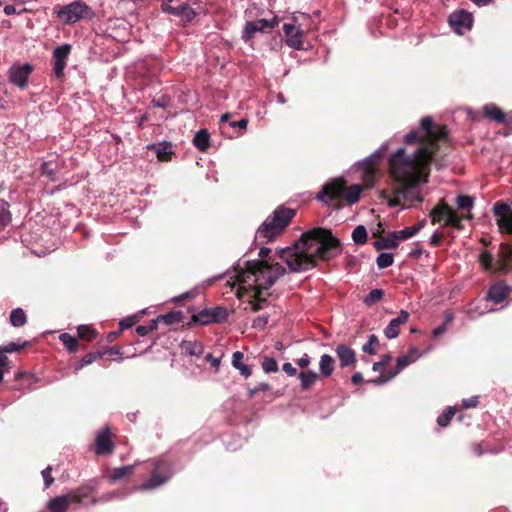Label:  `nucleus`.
I'll use <instances>...</instances> for the list:
<instances>
[{
  "label": "nucleus",
  "mask_w": 512,
  "mask_h": 512,
  "mask_svg": "<svg viewBox=\"0 0 512 512\" xmlns=\"http://www.w3.org/2000/svg\"><path fill=\"white\" fill-rule=\"evenodd\" d=\"M150 148L154 150L157 158L160 161L170 160L173 153L172 146L170 144L152 145Z\"/></svg>",
  "instance_id": "obj_33"
},
{
  "label": "nucleus",
  "mask_w": 512,
  "mask_h": 512,
  "mask_svg": "<svg viewBox=\"0 0 512 512\" xmlns=\"http://www.w3.org/2000/svg\"><path fill=\"white\" fill-rule=\"evenodd\" d=\"M77 332L81 339H85L87 341H92L96 337V332L87 325H80L77 329Z\"/></svg>",
  "instance_id": "obj_40"
},
{
  "label": "nucleus",
  "mask_w": 512,
  "mask_h": 512,
  "mask_svg": "<svg viewBox=\"0 0 512 512\" xmlns=\"http://www.w3.org/2000/svg\"><path fill=\"white\" fill-rule=\"evenodd\" d=\"M380 157L381 153L367 159L361 164L363 169L362 180L366 187H373L375 184L377 161Z\"/></svg>",
  "instance_id": "obj_17"
},
{
  "label": "nucleus",
  "mask_w": 512,
  "mask_h": 512,
  "mask_svg": "<svg viewBox=\"0 0 512 512\" xmlns=\"http://www.w3.org/2000/svg\"><path fill=\"white\" fill-rule=\"evenodd\" d=\"M71 52V45L64 44L58 46L53 52L54 58V73L57 77H61L64 74V70L66 67V59L68 58Z\"/></svg>",
  "instance_id": "obj_16"
},
{
  "label": "nucleus",
  "mask_w": 512,
  "mask_h": 512,
  "mask_svg": "<svg viewBox=\"0 0 512 512\" xmlns=\"http://www.w3.org/2000/svg\"><path fill=\"white\" fill-rule=\"evenodd\" d=\"M27 321L26 314L23 309L16 308L11 311L10 314V323L14 327H21L23 326Z\"/></svg>",
  "instance_id": "obj_34"
},
{
  "label": "nucleus",
  "mask_w": 512,
  "mask_h": 512,
  "mask_svg": "<svg viewBox=\"0 0 512 512\" xmlns=\"http://www.w3.org/2000/svg\"><path fill=\"white\" fill-rule=\"evenodd\" d=\"M512 254V251H508L507 252V255L501 259V260H498L495 267H493V258H492V255L488 252H483L481 255H480V262H481V265L482 267L487 270V271H492V272H495V271H501V270H504L507 266V263H508V260L510 258Z\"/></svg>",
  "instance_id": "obj_20"
},
{
  "label": "nucleus",
  "mask_w": 512,
  "mask_h": 512,
  "mask_svg": "<svg viewBox=\"0 0 512 512\" xmlns=\"http://www.w3.org/2000/svg\"><path fill=\"white\" fill-rule=\"evenodd\" d=\"M171 471L168 469V465L165 463H159L156 466L155 472L152 474V477L149 481L143 483L140 486L142 490H150L154 489L162 484H164L171 476Z\"/></svg>",
  "instance_id": "obj_13"
},
{
  "label": "nucleus",
  "mask_w": 512,
  "mask_h": 512,
  "mask_svg": "<svg viewBox=\"0 0 512 512\" xmlns=\"http://www.w3.org/2000/svg\"><path fill=\"white\" fill-rule=\"evenodd\" d=\"M384 295L383 290L381 289H373L364 299L366 305L371 306L376 301L380 300Z\"/></svg>",
  "instance_id": "obj_46"
},
{
  "label": "nucleus",
  "mask_w": 512,
  "mask_h": 512,
  "mask_svg": "<svg viewBox=\"0 0 512 512\" xmlns=\"http://www.w3.org/2000/svg\"><path fill=\"white\" fill-rule=\"evenodd\" d=\"M374 246L377 250L393 249L398 246V243L396 241L394 233L392 232V233L388 234L387 236H383L380 239H378L374 243Z\"/></svg>",
  "instance_id": "obj_32"
},
{
  "label": "nucleus",
  "mask_w": 512,
  "mask_h": 512,
  "mask_svg": "<svg viewBox=\"0 0 512 512\" xmlns=\"http://www.w3.org/2000/svg\"><path fill=\"white\" fill-rule=\"evenodd\" d=\"M378 346V338L372 334L369 336L367 343L363 346V351L368 354H375Z\"/></svg>",
  "instance_id": "obj_44"
},
{
  "label": "nucleus",
  "mask_w": 512,
  "mask_h": 512,
  "mask_svg": "<svg viewBox=\"0 0 512 512\" xmlns=\"http://www.w3.org/2000/svg\"><path fill=\"white\" fill-rule=\"evenodd\" d=\"M510 294V289L503 283H497L490 287L487 293V299L498 304L501 303Z\"/></svg>",
  "instance_id": "obj_24"
},
{
  "label": "nucleus",
  "mask_w": 512,
  "mask_h": 512,
  "mask_svg": "<svg viewBox=\"0 0 512 512\" xmlns=\"http://www.w3.org/2000/svg\"><path fill=\"white\" fill-rule=\"evenodd\" d=\"M406 355L414 362L420 357V352L416 347H411Z\"/></svg>",
  "instance_id": "obj_58"
},
{
  "label": "nucleus",
  "mask_w": 512,
  "mask_h": 512,
  "mask_svg": "<svg viewBox=\"0 0 512 512\" xmlns=\"http://www.w3.org/2000/svg\"><path fill=\"white\" fill-rule=\"evenodd\" d=\"M248 125V120L246 118L241 119L239 121H232L229 122V127L233 129L232 132H228L223 128L222 132L224 134H227L229 137H238L243 134V132L246 130Z\"/></svg>",
  "instance_id": "obj_31"
},
{
  "label": "nucleus",
  "mask_w": 512,
  "mask_h": 512,
  "mask_svg": "<svg viewBox=\"0 0 512 512\" xmlns=\"http://www.w3.org/2000/svg\"><path fill=\"white\" fill-rule=\"evenodd\" d=\"M419 230H420V227L411 226V227H407L403 230L396 231L393 233H394L396 241L398 243L400 240H406V239L413 237Z\"/></svg>",
  "instance_id": "obj_35"
},
{
  "label": "nucleus",
  "mask_w": 512,
  "mask_h": 512,
  "mask_svg": "<svg viewBox=\"0 0 512 512\" xmlns=\"http://www.w3.org/2000/svg\"><path fill=\"white\" fill-rule=\"evenodd\" d=\"M473 203V199L467 195H459L456 199V204L460 209H470Z\"/></svg>",
  "instance_id": "obj_48"
},
{
  "label": "nucleus",
  "mask_w": 512,
  "mask_h": 512,
  "mask_svg": "<svg viewBox=\"0 0 512 512\" xmlns=\"http://www.w3.org/2000/svg\"><path fill=\"white\" fill-rule=\"evenodd\" d=\"M114 450V444L111 440L110 429L105 428L97 435L95 452L98 455H108Z\"/></svg>",
  "instance_id": "obj_18"
},
{
  "label": "nucleus",
  "mask_w": 512,
  "mask_h": 512,
  "mask_svg": "<svg viewBox=\"0 0 512 512\" xmlns=\"http://www.w3.org/2000/svg\"><path fill=\"white\" fill-rule=\"evenodd\" d=\"M134 468L135 465L113 468L107 470L104 474V477L109 483H115L130 477L133 474Z\"/></svg>",
  "instance_id": "obj_21"
},
{
  "label": "nucleus",
  "mask_w": 512,
  "mask_h": 512,
  "mask_svg": "<svg viewBox=\"0 0 512 512\" xmlns=\"http://www.w3.org/2000/svg\"><path fill=\"white\" fill-rule=\"evenodd\" d=\"M493 212L497 217V225L502 232L512 233V210L503 203L497 202L494 204Z\"/></svg>",
  "instance_id": "obj_12"
},
{
  "label": "nucleus",
  "mask_w": 512,
  "mask_h": 512,
  "mask_svg": "<svg viewBox=\"0 0 512 512\" xmlns=\"http://www.w3.org/2000/svg\"><path fill=\"white\" fill-rule=\"evenodd\" d=\"M337 358L342 368L349 367L355 364L356 355L353 349L345 344H340L335 349Z\"/></svg>",
  "instance_id": "obj_22"
},
{
  "label": "nucleus",
  "mask_w": 512,
  "mask_h": 512,
  "mask_svg": "<svg viewBox=\"0 0 512 512\" xmlns=\"http://www.w3.org/2000/svg\"><path fill=\"white\" fill-rule=\"evenodd\" d=\"M262 369L266 373H274L278 371L279 367L277 361L274 358L265 356L262 362Z\"/></svg>",
  "instance_id": "obj_43"
},
{
  "label": "nucleus",
  "mask_w": 512,
  "mask_h": 512,
  "mask_svg": "<svg viewBox=\"0 0 512 512\" xmlns=\"http://www.w3.org/2000/svg\"><path fill=\"white\" fill-rule=\"evenodd\" d=\"M311 363V360H310V357L307 355V354H304L303 357H301L300 359H298L296 361V364L302 368V369H305L307 368Z\"/></svg>",
  "instance_id": "obj_56"
},
{
  "label": "nucleus",
  "mask_w": 512,
  "mask_h": 512,
  "mask_svg": "<svg viewBox=\"0 0 512 512\" xmlns=\"http://www.w3.org/2000/svg\"><path fill=\"white\" fill-rule=\"evenodd\" d=\"M302 390H309L311 386L320 378V375L313 370H306L299 374Z\"/></svg>",
  "instance_id": "obj_28"
},
{
  "label": "nucleus",
  "mask_w": 512,
  "mask_h": 512,
  "mask_svg": "<svg viewBox=\"0 0 512 512\" xmlns=\"http://www.w3.org/2000/svg\"><path fill=\"white\" fill-rule=\"evenodd\" d=\"M211 312V323H221L227 320L228 314L227 310L223 307H215L210 309Z\"/></svg>",
  "instance_id": "obj_38"
},
{
  "label": "nucleus",
  "mask_w": 512,
  "mask_h": 512,
  "mask_svg": "<svg viewBox=\"0 0 512 512\" xmlns=\"http://www.w3.org/2000/svg\"><path fill=\"white\" fill-rule=\"evenodd\" d=\"M193 144L202 152L207 151L210 146V134L207 129H201L196 132L193 138Z\"/></svg>",
  "instance_id": "obj_26"
},
{
  "label": "nucleus",
  "mask_w": 512,
  "mask_h": 512,
  "mask_svg": "<svg viewBox=\"0 0 512 512\" xmlns=\"http://www.w3.org/2000/svg\"><path fill=\"white\" fill-rule=\"evenodd\" d=\"M211 312L210 309L201 311L198 315L194 316V321L200 324H209L211 323Z\"/></svg>",
  "instance_id": "obj_51"
},
{
  "label": "nucleus",
  "mask_w": 512,
  "mask_h": 512,
  "mask_svg": "<svg viewBox=\"0 0 512 512\" xmlns=\"http://www.w3.org/2000/svg\"><path fill=\"white\" fill-rule=\"evenodd\" d=\"M8 365H9V359L6 356V353H4L0 349V369H4V368L8 369Z\"/></svg>",
  "instance_id": "obj_57"
},
{
  "label": "nucleus",
  "mask_w": 512,
  "mask_h": 512,
  "mask_svg": "<svg viewBox=\"0 0 512 512\" xmlns=\"http://www.w3.org/2000/svg\"><path fill=\"white\" fill-rule=\"evenodd\" d=\"M244 354L240 351H236L232 356V365L235 369L239 370L240 374L244 377L251 375V368L242 362Z\"/></svg>",
  "instance_id": "obj_29"
},
{
  "label": "nucleus",
  "mask_w": 512,
  "mask_h": 512,
  "mask_svg": "<svg viewBox=\"0 0 512 512\" xmlns=\"http://www.w3.org/2000/svg\"><path fill=\"white\" fill-rule=\"evenodd\" d=\"M56 167L57 165L54 164L52 161L44 162L42 164V173L54 180V176L56 174Z\"/></svg>",
  "instance_id": "obj_49"
},
{
  "label": "nucleus",
  "mask_w": 512,
  "mask_h": 512,
  "mask_svg": "<svg viewBox=\"0 0 512 512\" xmlns=\"http://www.w3.org/2000/svg\"><path fill=\"white\" fill-rule=\"evenodd\" d=\"M268 323L267 316H259L253 321V327L257 329H263Z\"/></svg>",
  "instance_id": "obj_53"
},
{
  "label": "nucleus",
  "mask_w": 512,
  "mask_h": 512,
  "mask_svg": "<svg viewBox=\"0 0 512 512\" xmlns=\"http://www.w3.org/2000/svg\"><path fill=\"white\" fill-rule=\"evenodd\" d=\"M335 360L328 354H323L319 361L320 376L329 377L334 371Z\"/></svg>",
  "instance_id": "obj_25"
},
{
  "label": "nucleus",
  "mask_w": 512,
  "mask_h": 512,
  "mask_svg": "<svg viewBox=\"0 0 512 512\" xmlns=\"http://www.w3.org/2000/svg\"><path fill=\"white\" fill-rule=\"evenodd\" d=\"M295 216V210L285 206L277 207L274 212L258 228V239L274 240L279 236Z\"/></svg>",
  "instance_id": "obj_5"
},
{
  "label": "nucleus",
  "mask_w": 512,
  "mask_h": 512,
  "mask_svg": "<svg viewBox=\"0 0 512 512\" xmlns=\"http://www.w3.org/2000/svg\"><path fill=\"white\" fill-rule=\"evenodd\" d=\"M353 241L356 244H364L367 241V231L363 225L357 226L352 232Z\"/></svg>",
  "instance_id": "obj_39"
},
{
  "label": "nucleus",
  "mask_w": 512,
  "mask_h": 512,
  "mask_svg": "<svg viewBox=\"0 0 512 512\" xmlns=\"http://www.w3.org/2000/svg\"><path fill=\"white\" fill-rule=\"evenodd\" d=\"M279 24V18L277 16L272 17L271 19H259L256 21H248L246 22L243 31H242V39L245 42L250 41L255 33L261 32H270Z\"/></svg>",
  "instance_id": "obj_10"
},
{
  "label": "nucleus",
  "mask_w": 512,
  "mask_h": 512,
  "mask_svg": "<svg viewBox=\"0 0 512 512\" xmlns=\"http://www.w3.org/2000/svg\"><path fill=\"white\" fill-rule=\"evenodd\" d=\"M54 11L57 17L65 24H74L82 19L93 16L91 8L82 0L55 7Z\"/></svg>",
  "instance_id": "obj_7"
},
{
  "label": "nucleus",
  "mask_w": 512,
  "mask_h": 512,
  "mask_svg": "<svg viewBox=\"0 0 512 512\" xmlns=\"http://www.w3.org/2000/svg\"><path fill=\"white\" fill-rule=\"evenodd\" d=\"M101 352L86 354L76 365L75 371L81 370L84 366L92 364L94 361L102 357Z\"/></svg>",
  "instance_id": "obj_36"
},
{
  "label": "nucleus",
  "mask_w": 512,
  "mask_h": 512,
  "mask_svg": "<svg viewBox=\"0 0 512 512\" xmlns=\"http://www.w3.org/2000/svg\"><path fill=\"white\" fill-rule=\"evenodd\" d=\"M462 405L465 407V408H473V407H476L478 405V397L477 396H474V397H471V398H468V399H463L462 401Z\"/></svg>",
  "instance_id": "obj_54"
},
{
  "label": "nucleus",
  "mask_w": 512,
  "mask_h": 512,
  "mask_svg": "<svg viewBox=\"0 0 512 512\" xmlns=\"http://www.w3.org/2000/svg\"><path fill=\"white\" fill-rule=\"evenodd\" d=\"M484 115L497 123H503L505 121V114L495 104H487L483 108Z\"/></svg>",
  "instance_id": "obj_27"
},
{
  "label": "nucleus",
  "mask_w": 512,
  "mask_h": 512,
  "mask_svg": "<svg viewBox=\"0 0 512 512\" xmlns=\"http://www.w3.org/2000/svg\"><path fill=\"white\" fill-rule=\"evenodd\" d=\"M446 331V324H442L433 330V336L438 337Z\"/></svg>",
  "instance_id": "obj_60"
},
{
  "label": "nucleus",
  "mask_w": 512,
  "mask_h": 512,
  "mask_svg": "<svg viewBox=\"0 0 512 512\" xmlns=\"http://www.w3.org/2000/svg\"><path fill=\"white\" fill-rule=\"evenodd\" d=\"M87 496V493L85 492V489H77L74 491H71L70 493L66 495H61L55 498H52L48 504L47 508L51 512H66L69 505L73 502L75 503H82L84 497Z\"/></svg>",
  "instance_id": "obj_9"
},
{
  "label": "nucleus",
  "mask_w": 512,
  "mask_h": 512,
  "mask_svg": "<svg viewBox=\"0 0 512 512\" xmlns=\"http://www.w3.org/2000/svg\"><path fill=\"white\" fill-rule=\"evenodd\" d=\"M180 347L183 353L190 356H200L203 353V346L197 341H182Z\"/></svg>",
  "instance_id": "obj_30"
},
{
  "label": "nucleus",
  "mask_w": 512,
  "mask_h": 512,
  "mask_svg": "<svg viewBox=\"0 0 512 512\" xmlns=\"http://www.w3.org/2000/svg\"><path fill=\"white\" fill-rule=\"evenodd\" d=\"M3 11L6 15H13L16 13V8L13 5H6Z\"/></svg>",
  "instance_id": "obj_63"
},
{
  "label": "nucleus",
  "mask_w": 512,
  "mask_h": 512,
  "mask_svg": "<svg viewBox=\"0 0 512 512\" xmlns=\"http://www.w3.org/2000/svg\"><path fill=\"white\" fill-rule=\"evenodd\" d=\"M172 0H164L162 3V10L166 13L179 17L184 22H190L195 17V11L187 4L181 3L174 7L170 3Z\"/></svg>",
  "instance_id": "obj_15"
},
{
  "label": "nucleus",
  "mask_w": 512,
  "mask_h": 512,
  "mask_svg": "<svg viewBox=\"0 0 512 512\" xmlns=\"http://www.w3.org/2000/svg\"><path fill=\"white\" fill-rule=\"evenodd\" d=\"M410 356L404 355L402 357H399L397 359L396 367L394 371L390 372L388 376L381 375L377 379H375L373 382L375 384H384L391 380L393 377H395L401 370H403L405 367L413 363V361L409 358Z\"/></svg>",
  "instance_id": "obj_23"
},
{
  "label": "nucleus",
  "mask_w": 512,
  "mask_h": 512,
  "mask_svg": "<svg viewBox=\"0 0 512 512\" xmlns=\"http://www.w3.org/2000/svg\"><path fill=\"white\" fill-rule=\"evenodd\" d=\"M311 29V18L309 15L294 14L290 18V22L283 25L286 45L295 50L303 49L304 35Z\"/></svg>",
  "instance_id": "obj_6"
},
{
  "label": "nucleus",
  "mask_w": 512,
  "mask_h": 512,
  "mask_svg": "<svg viewBox=\"0 0 512 512\" xmlns=\"http://www.w3.org/2000/svg\"><path fill=\"white\" fill-rule=\"evenodd\" d=\"M409 319V313L405 310H401L396 318H393L388 326L384 329V335L388 339H394L399 335L400 327L407 323Z\"/></svg>",
  "instance_id": "obj_19"
},
{
  "label": "nucleus",
  "mask_w": 512,
  "mask_h": 512,
  "mask_svg": "<svg viewBox=\"0 0 512 512\" xmlns=\"http://www.w3.org/2000/svg\"><path fill=\"white\" fill-rule=\"evenodd\" d=\"M352 383L355 384V385H358L360 384L362 381H363V377H362V374L361 373H355L352 378Z\"/></svg>",
  "instance_id": "obj_62"
},
{
  "label": "nucleus",
  "mask_w": 512,
  "mask_h": 512,
  "mask_svg": "<svg viewBox=\"0 0 512 512\" xmlns=\"http://www.w3.org/2000/svg\"><path fill=\"white\" fill-rule=\"evenodd\" d=\"M10 212L8 211V204L5 201H0V226H5L10 222Z\"/></svg>",
  "instance_id": "obj_45"
},
{
  "label": "nucleus",
  "mask_w": 512,
  "mask_h": 512,
  "mask_svg": "<svg viewBox=\"0 0 512 512\" xmlns=\"http://www.w3.org/2000/svg\"><path fill=\"white\" fill-rule=\"evenodd\" d=\"M26 345H27L26 341H24L22 343L11 342V343H8L7 345L0 346V349L4 353H13V352H18V351L22 350Z\"/></svg>",
  "instance_id": "obj_47"
},
{
  "label": "nucleus",
  "mask_w": 512,
  "mask_h": 512,
  "mask_svg": "<svg viewBox=\"0 0 512 512\" xmlns=\"http://www.w3.org/2000/svg\"><path fill=\"white\" fill-rule=\"evenodd\" d=\"M442 238V235L439 234V233H434L432 236H431V239H430V242L431 244L433 245H438L440 240Z\"/></svg>",
  "instance_id": "obj_64"
},
{
  "label": "nucleus",
  "mask_w": 512,
  "mask_h": 512,
  "mask_svg": "<svg viewBox=\"0 0 512 512\" xmlns=\"http://www.w3.org/2000/svg\"><path fill=\"white\" fill-rule=\"evenodd\" d=\"M362 191L363 186L360 184H354L346 188L345 181L339 178L327 183L318 195V199L326 204L340 202L344 199L348 204L352 205L359 201Z\"/></svg>",
  "instance_id": "obj_4"
},
{
  "label": "nucleus",
  "mask_w": 512,
  "mask_h": 512,
  "mask_svg": "<svg viewBox=\"0 0 512 512\" xmlns=\"http://www.w3.org/2000/svg\"><path fill=\"white\" fill-rule=\"evenodd\" d=\"M472 15L466 11L452 13L449 16V24L457 34H464L472 27Z\"/></svg>",
  "instance_id": "obj_14"
},
{
  "label": "nucleus",
  "mask_w": 512,
  "mask_h": 512,
  "mask_svg": "<svg viewBox=\"0 0 512 512\" xmlns=\"http://www.w3.org/2000/svg\"><path fill=\"white\" fill-rule=\"evenodd\" d=\"M51 471H52V468L51 466H48L46 467L43 471H42V477L44 479V482H45V487L48 488L53 482H54V478L52 477L51 475Z\"/></svg>",
  "instance_id": "obj_52"
},
{
  "label": "nucleus",
  "mask_w": 512,
  "mask_h": 512,
  "mask_svg": "<svg viewBox=\"0 0 512 512\" xmlns=\"http://www.w3.org/2000/svg\"><path fill=\"white\" fill-rule=\"evenodd\" d=\"M205 358H206V360H207L208 362H210V363H211V365H212L213 367H215V368H218V367H219V365H220V359H219V358H214V357L212 356V354H208V355H206V357H205Z\"/></svg>",
  "instance_id": "obj_59"
},
{
  "label": "nucleus",
  "mask_w": 512,
  "mask_h": 512,
  "mask_svg": "<svg viewBox=\"0 0 512 512\" xmlns=\"http://www.w3.org/2000/svg\"><path fill=\"white\" fill-rule=\"evenodd\" d=\"M455 415V410L452 407H448L441 415L437 418V423L441 427H445L449 424L453 416Z\"/></svg>",
  "instance_id": "obj_41"
},
{
  "label": "nucleus",
  "mask_w": 512,
  "mask_h": 512,
  "mask_svg": "<svg viewBox=\"0 0 512 512\" xmlns=\"http://www.w3.org/2000/svg\"><path fill=\"white\" fill-rule=\"evenodd\" d=\"M393 262H394V258H393V254H391V253H381L376 259L377 266L380 269H384V268L391 266L393 264Z\"/></svg>",
  "instance_id": "obj_42"
},
{
  "label": "nucleus",
  "mask_w": 512,
  "mask_h": 512,
  "mask_svg": "<svg viewBox=\"0 0 512 512\" xmlns=\"http://www.w3.org/2000/svg\"><path fill=\"white\" fill-rule=\"evenodd\" d=\"M32 70L33 66L28 63L14 64L9 70V80L20 89H25Z\"/></svg>",
  "instance_id": "obj_11"
},
{
  "label": "nucleus",
  "mask_w": 512,
  "mask_h": 512,
  "mask_svg": "<svg viewBox=\"0 0 512 512\" xmlns=\"http://www.w3.org/2000/svg\"><path fill=\"white\" fill-rule=\"evenodd\" d=\"M135 323L134 319L133 318H126V319H123L121 322H120V325L121 327L123 328H129L131 326H133Z\"/></svg>",
  "instance_id": "obj_61"
},
{
  "label": "nucleus",
  "mask_w": 512,
  "mask_h": 512,
  "mask_svg": "<svg viewBox=\"0 0 512 512\" xmlns=\"http://www.w3.org/2000/svg\"><path fill=\"white\" fill-rule=\"evenodd\" d=\"M59 339L70 352L77 351L78 342L75 337L71 336L68 333H63L59 336Z\"/></svg>",
  "instance_id": "obj_37"
},
{
  "label": "nucleus",
  "mask_w": 512,
  "mask_h": 512,
  "mask_svg": "<svg viewBox=\"0 0 512 512\" xmlns=\"http://www.w3.org/2000/svg\"><path fill=\"white\" fill-rule=\"evenodd\" d=\"M270 253L269 248H261L259 256L261 260L247 262L245 267L238 264L230 273L228 283L237 286L236 296L247 301L245 309L257 312L266 303L265 292L275 281L285 273V268L279 263L266 261Z\"/></svg>",
  "instance_id": "obj_2"
},
{
  "label": "nucleus",
  "mask_w": 512,
  "mask_h": 512,
  "mask_svg": "<svg viewBox=\"0 0 512 512\" xmlns=\"http://www.w3.org/2000/svg\"><path fill=\"white\" fill-rule=\"evenodd\" d=\"M282 369L288 376H295L297 374L296 368L289 362L284 363Z\"/></svg>",
  "instance_id": "obj_55"
},
{
  "label": "nucleus",
  "mask_w": 512,
  "mask_h": 512,
  "mask_svg": "<svg viewBox=\"0 0 512 512\" xmlns=\"http://www.w3.org/2000/svg\"><path fill=\"white\" fill-rule=\"evenodd\" d=\"M341 252L340 242L331 231L314 228L302 235L293 246L276 252L293 272L308 270L317 265L319 260L330 259Z\"/></svg>",
  "instance_id": "obj_3"
},
{
  "label": "nucleus",
  "mask_w": 512,
  "mask_h": 512,
  "mask_svg": "<svg viewBox=\"0 0 512 512\" xmlns=\"http://www.w3.org/2000/svg\"><path fill=\"white\" fill-rule=\"evenodd\" d=\"M446 138L445 126L435 124L431 117L422 118L419 129L405 136V144L417 143L418 146L413 154L408 155L405 148H399L390 156L389 187L379 192L390 207L401 206L404 209L423 201L420 186L428 182L432 156L438 149V143Z\"/></svg>",
  "instance_id": "obj_1"
},
{
  "label": "nucleus",
  "mask_w": 512,
  "mask_h": 512,
  "mask_svg": "<svg viewBox=\"0 0 512 512\" xmlns=\"http://www.w3.org/2000/svg\"><path fill=\"white\" fill-rule=\"evenodd\" d=\"M157 327V322L156 320H152L151 323L149 325H139L137 328H136V333L139 335V336H146L147 334H149L151 331H153L154 329H156Z\"/></svg>",
  "instance_id": "obj_50"
},
{
  "label": "nucleus",
  "mask_w": 512,
  "mask_h": 512,
  "mask_svg": "<svg viewBox=\"0 0 512 512\" xmlns=\"http://www.w3.org/2000/svg\"><path fill=\"white\" fill-rule=\"evenodd\" d=\"M430 216L433 224L441 223L445 227L462 229L464 217L457 215L455 210L443 201L432 209Z\"/></svg>",
  "instance_id": "obj_8"
}]
</instances>
